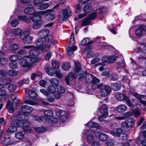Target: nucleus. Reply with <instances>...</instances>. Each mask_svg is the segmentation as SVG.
Wrapping results in <instances>:
<instances>
[{"label":"nucleus","mask_w":146,"mask_h":146,"mask_svg":"<svg viewBox=\"0 0 146 146\" xmlns=\"http://www.w3.org/2000/svg\"><path fill=\"white\" fill-rule=\"evenodd\" d=\"M52 37L49 36L46 39L44 38H39L36 42V46H33L29 51V54L30 56H35L40 54V50L43 52H46L50 50L51 46L49 40H52Z\"/></svg>","instance_id":"nucleus-1"},{"label":"nucleus","mask_w":146,"mask_h":146,"mask_svg":"<svg viewBox=\"0 0 146 146\" xmlns=\"http://www.w3.org/2000/svg\"><path fill=\"white\" fill-rule=\"evenodd\" d=\"M24 117V115L21 114L12 116L11 118V126L7 129V132L14 133L17 130V127H22L23 129L25 131L30 130V122L27 120L22 119V117Z\"/></svg>","instance_id":"nucleus-2"},{"label":"nucleus","mask_w":146,"mask_h":146,"mask_svg":"<svg viewBox=\"0 0 146 146\" xmlns=\"http://www.w3.org/2000/svg\"><path fill=\"white\" fill-rule=\"evenodd\" d=\"M72 15V13L69 7L62 10V15H58V20L60 23H62L65 20H66L67 18Z\"/></svg>","instance_id":"nucleus-3"},{"label":"nucleus","mask_w":146,"mask_h":146,"mask_svg":"<svg viewBox=\"0 0 146 146\" xmlns=\"http://www.w3.org/2000/svg\"><path fill=\"white\" fill-rule=\"evenodd\" d=\"M135 51L141 54L140 56H138L139 58L144 59V52L146 51V44L145 43H139L138 44L137 48L134 50Z\"/></svg>","instance_id":"nucleus-4"},{"label":"nucleus","mask_w":146,"mask_h":146,"mask_svg":"<svg viewBox=\"0 0 146 146\" xmlns=\"http://www.w3.org/2000/svg\"><path fill=\"white\" fill-rule=\"evenodd\" d=\"M49 33V30L48 29H42L40 31L39 33V34L42 37L41 38H44L46 39V38L49 36H51L52 37V40H49L50 41V45L51 46L50 44H54L55 40L53 38V36L50 35H48Z\"/></svg>","instance_id":"nucleus-5"},{"label":"nucleus","mask_w":146,"mask_h":146,"mask_svg":"<svg viewBox=\"0 0 146 146\" xmlns=\"http://www.w3.org/2000/svg\"><path fill=\"white\" fill-rule=\"evenodd\" d=\"M116 59V57L115 56H104L102 59V63H98L96 64L95 65L96 66H104L105 64L104 63L105 62H107L108 63H112Z\"/></svg>","instance_id":"nucleus-6"},{"label":"nucleus","mask_w":146,"mask_h":146,"mask_svg":"<svg viewBox=\"0 0 146 146\" xmlns=\"http://www.w3.org/2000/svg\"><path fill=\"white\" fill-rule=\"evenodd\" d=\"M134 122V120L133 119L129 118L125 120V121L122 122L121 123V126L123 128L128 129L132 127Z\"/></svg>","instance_id":"nucleus-7"},{"label":"nucleus","mask_w":146,"mask_h":146,"mask_svg":"<svg viewBox=\"0 0 146 146\" xmlns=\"http://www.w3.org/2000/svg\"><path fill=\"white\" fill-rule=\"evenodd\" d=\"M20 38L26 44L31 43L32 42L33 37L27 34L22 33L20 36Z\"/></svg>","instance_id":"nucleus-8"},{"label":"nucleus","mask_w":146,"mask_h":146,"mask_svg":"<svg viewBox=\"0 0 146 146\" xmlns=\"http://www.w3.org/2000/svg\"><path fill=\"white\" fill-rule=\"evenodd\" d=\"M96 13H92L84 20L82 25L85 26L89 24L90 22V20L94 19L96 18Z\"/></svg>","instance_id":"nucleus-9"},{"label":"nucleus","mask_w":146,"mask_h":146,"mask_svg":"<svg viewBox=\"0 0 146 146\" xmlns=\"http://www.w3.org/2000/svg\"><path fill=\"white\" fill-rule=\"evenodd\" d=\"M17 106V103L16 102H13L11 103L10 101H8L7 103L6 108L11 113L14 111V108L16 107Z\"/></svg>","instance_id":"nucleus-10"},{"label":"nucleus","mask_w":146,"mask_h":146,"mask_svg":"<svg viewBox=\"0 0 146 146\" xmlns=\"http://www.w3.org/2000/svg\"><path fill=\"white\" fill-rule=\"evenodd\" d=\"M93 134L94 131L92 130H89L86 132V139L88 143H90L94 140Z\"/></svg>","instance_id":"nucleus-11"},{"label":"nucleus","mask_w":146,"mask_h":146,"mask_svg":"<svg viewBox=\"0 0 146 146\" xmlns=\"http://www.w3.org/2000/svg\"><path fill=\"white\" fill-rule=\"evenodd\" d=\"M3 136V137H1V139L3 142V144L6 145L10 144V140L9 135H4Z\"/></svg>","instance_id":"nucleus-12"},{"label":"nucleus","mask_w":146,"mask_h":146,"mask_svg":"<svg viewBox=\"0 0 146 146\" xmlns=\"http://www.w3.org/2000/svg\"><path fill=\"white\" fill-rule=\"evenodd\" d=\"M77 49L76 46H74L72 47H69L67 48L66 50L68 55L72 57H73L74 55V52Z\"/></svg>","instance_id":"nucleus-13"},{"label":"nucleus","mask_w":146,"mask_h":146,"mask_svg":"<svg viewBox=\"0 0 146 146\" xmlns=\"http://www.w3.org/2000/svg\"><path fill=\"white\" fill-rule=\"evenodd\" d=\"M22 112L24 113H29L33 110L32 108L29 106H24L21 108Z\"/></svg>","instance_id":"nucleus-14"},{"label":"nucleus","mask_w":146,"mask_h":146,"mask_svg":"<svg viewBox=\"0 0 146 146\" xmlns=\"http://www.w3.org/2000/svg\"><path fill=\"white\" fill-rule=\"evenodd\" d=\"M107 107L106 104H104L100 109V112L101 114H104V117H106L108 115V113L107 111Z\"/></svg>","instance_id":"nucleus-15"},{"label":"nucleus","mask_w":146,"mask_h":146,"mask_svg":"<svg viewBox=\"0 0 146 146\" xmlns=\"http://www.w3.org/2000/svg\"><path fill=\"white\" fill-rule=\"evenodd\" d=\"M111 91L110 87L109 86H107V87L104 89L102 90L100 92L101 95L103 96H106L108 93Z\"/></svg>","instance_id":"nucleus-16"},{"label":"nucleus","mask_w":146,"mask_h":146,"mask_svg":"<svg viewBox=\"0 0 146 146\" xmlns=\"http://www.w3.org/2000/svg\"><path fill=\"white\" fill-rule=\"evenodd\" d=\"M22 58L20 60V64L21 66L23 67H29L30 66L29 63L28 62L29 60H27L25 58Z\"/></svg>","instance_id":"nucleus-17"},{"label":"nucleus","mask_w":146,"mask_h":146,"mask_svg":"<svg viewBox=\"0 0 146 146\" xmlns=\"http://www.w3.org/2000/svg\"><path fill=\"white\" fill-rule=\"evenodd\" d=\"M29 19L30 22L31 19L33 22L38 23L41 20L42 18L40 15L36 14L35 15L29 18Z\"/></svg>","instance_id":"nucleus-18"},{"label":"nucleus","mask_w":146,"mask_h":146,"mask_svg":"<svg viewBox=\"0 0 146 146\" xmlns=\"http://www.w3.org/2000/svg\"><path fill=\"white\" fill-rule=\"evenodd\" d=\"M127 107L125 105H120L117 107L116 110L119 112H123L126 110Z\"/></svg>","instance_id":"nucleus-19"},{"label":"nucleus","mask_w":146,"mask_h":146,"mask_svg":"<svg viewBox=\"0 0 146 146\" xmlns=\"http://www.w3.org/2000/svg\"><path fill=\"white\" fill-rule=\"evenodd\" d=\"M49 82L50 83L52 86L55 87H57L59 84V81L56 78H52L50 79Z\"/></svg>","instance_id":"nucleus-20"},{"label":"nucleus","mask_w":146,"mask_h":146,"mask_svg":"<svg viewBox=\"0 0 146 146\" xmlns=\"http://www.w3.org/2000/svg\"><path fill=\"white\" fill-rule=\"evenodd\" d=\"M25 13L28 14H33L35 12V10L32 7H27L24 9Z\"/></svg>","instance_id":"nucleus-21"},{"label":"nucleus","mask_w":146,"mask_h":146,"mask_svg":"<svg viewBox=\"0 0 146 146\" xmlns=\"http://www.w3.org/2000/svg\"><path fill=\"white\" fill-rule=\"evenodd\" d=\"M17 18L20 21H24L27 23L30 22V19H29V18H27L25 16L19 15L17 17Z\"/></svg>","instance_id":"nucleus-22"},{"label":"nucleus","mask_w":146,"mask_h":146,"mask_svg":"<svg viewBox=\"0 0 146 146\" xmlns=\"http://www.w3.org/2000/svg\"><path fill=\"white\" fill-rule=\"evenodd\" d=\"M92 7L88 3L84 6L83 11L86 13H88L92 11Z\"/></svg>","instance_id":"nucleus-23"},{"label":"nucleus","mask_w":146,"mask_h":146,"mask_svg":"<svg viewBox=\"0 0 146 146\" xmlns=\"http://www.w3.org/2000/svg\"><path fill=\"white\" fill-rule=\"evenodd\" d=\"M74 78V75L73 73H70L65 78V81L66 84L69 85V82L71 80Z\"/></svg>","instance_id":"nucleus-24"},{"label":"nucleus","mask_w":146,"mask_h":146,"mask_svg":"<svg viewBox=\"0 0 146 146\" xmlns=\"http://www.w3.org/2000/svg\"><path fill=\"white\" fill-rule=\"evenodd\" d=\"M124 96V94L119 92H117L115 94L116 98L119 101H121L123 100Z\"/></svg>","instance_id":"nucleus-25"},{"label":"nucleus","mask_w":146,"mask_h":146,"mask_svg":"<svg viewBox=\"0 0 146 146\" xmlns=\"http://www.w3.org/2000/svg\"><path fill=\"white\" fill-rule=\"evenodd\" d=\"M25 133L24 132H17L15 133V136L17 138L22 139L24 138Z\"/></svg>","instance_id":"nucleus-26"},{"label":"nucleus","mask_w":146,"mask_h":146,"mask_svg":"<svg viewBox=\"0 0 146 146\" xmlns=\"http://www.w3.org/2000/svg\"><path fill=\"white\" fill-rule=\"evenodd\" d=\"M46 72L48 74L52 76L55 74V71L54 69L51 67L47 68L46 69Z\"/></svg>","instance_id":"nucleus-27"},{"label":"nucleus","mask_w":146,"mask_h":146,"mask_svg":"<svg viewBox=\"0 0 146 146\" xmlns=\"http://www.w3.org/2000/svg\"><path fill=\"white\" fill-rule=\"evenodd\" d=\"M107 135L103 133H100L99 135V139L102 141H105L107 140Z\"/></svg>","instance_id":"nucleus-28"},{"label":"nucleus","mask_w":146,"mask_h":146,"mask_svg":"<svg viewBox=\"0 0 146 146\" xmlns=\"http://www.w3.org/2000/svg\"><path fill=\"white\" fill-rule=\"evenodd\" d=\"M55 17V15L51 13H48L45 16V18L48 20H52Z\"/></svg>","instance_id":"nucleus-29"},{"label":"nucleus","mask_w":146,"mask_h":146,"mask_svg":"<svg viewBox=\"0 0 146 146\" xmlns=\"http://www.w3.org/2000/svg\"><path fill=\"white\" fill-rule=\"evenodd\" d=\"M88 127H98L99 125L95 122L90 121L87 123Z\"/></svg>","instance_id":"nucleus-30"},{"label":"nucleus","mask_w":146,"mask_h":146,"mask_svg":"<svg viewBox=\"0 0 146 146\" xmlns=\"http://www.w3.org/2000/svg\"><path fill=\"white\" fill-rule=\"evenodd\" d=\"M55 87L52 85L49 86L47 88L48 91L51 94H54L56 91Z\"/></svg>","instance_id":"nucleus-31"},{"label":"nucleus","mask_w":146,"mask_h":146,"mask_svg":"<svg viewBox=\"0 0 146 146\" xmlns=\"http://www.w3.org/2000/svg\"><path fill=\"white\" fill-rule=\"evenodd\" d=\"M13 34L16 35H20L23 33L21 29L19 28H17L15 29L13 31Z\"/></svg>","instance_id":"nucleus-32"},{"label":"nucleus","mask_w":146,"mask_h":146,"mask_svg":"<svg viewBox=\"0 0 146 146\" xmlns=\"http://www.w3.org/2000/svg\"><path fill=\"white\" fill-rule=\"evenodd\" d=\"M62 67L64 70H68L70 67V64L68 62H65L62 65Z\"/></svg>","instance_id":"nucleus-33"},{"label":"nucleus","mask_w":146,"mask_h":146,"mask_svg":"<svg viewBox=\"0 0 146 146\" xmlns=\"http://www.w3.org/2000/svg\"><path fill=\"white\" fill-rule=\"evenodd\" d=\"M92 43V42H89V39L88 38H86L81 41L80 44L83 46H86L88 44H91Z\"/></svg>","instance_id":"nucleus-34"},{"label":"nucleus","mask_w":146,"mask_h":146,"mask_svg":"<svg viewBox=\"0 0 146 146\" xmlns=\"http://www.w3.org/2000/svg\"><path fill=\"white\" fill-rule=\"evenodd\" d=\"M42 25V23H36L33 25L32 27L33 29L36 30L40 29Z\"/></svg>","instance_id":"nucleus-35"},{"label":"nucleus","mask_w":146,"mask_h":146,"mask_svg":"<svg viewBox=\"0 0 146 146\" xmlns=\"http://www.w3.org/2000/svg\"><path fill=\"white\" fill-rule=\"evenodd\" d=\"M17 87V85L13 84H11L8 87V90L10 92H13L15 90Z\"/></svg>","instance_id":"nucleus-36"},{"label":"nucleus","mask_w":146,"mask_h":146,"mask_svg":"<svg viewBox=\"0 0 146 146\" xmlns=\"http://www.w3.org/2000/svg\"><path fill=\"white\" fill-rule=\"evenodd\" d=\"M92 79V76L89 74H86L85 75V80L86 82H91Z\"/></svg>","instance_id":"nucleus-37"},{"label":"nucleus","mask_w":146,"mask_h":146,"mask_svg":"<svg viewBox=\"0 0 146 146\" xmlns=\"http://www.w3.org/2000/svg\"><path fill=\"white\" fill-rule=\"evenodd\" d=\"M28 94L30 97L32 98H35L37 97L36 93L32 90H29Z\"/></svg>","instance_id":"nucleus-38"},{"label":"nucleus","mask_w":146,"mask_h":146,"mask_svg":"<svg viewBox=\"0 0 146 146\" xmlns=\"http://www.w3.org/2000/svg\"><path fill=\"white\" fill-rule=\"evenodd\" d=\"M29 83V80L28 78L24 79L23 80L19 82V86L21 87L24 84H28Z\"/></svg>","instance_id":"nucleus-39"},{"label":"nucleus","mask_w":146,"mask_h":146,"mask_svg":"<svg viewBox=\"0 0 146 146\" xmlns=\"http://www.w3.org/2000/svg\"><path fill=\"white\" fill-rule=\"evenodd\" d=\"M125 131L121 128H118L116 129V132L119 135V137L121 134H124L125 132Z\"/></svg>","instance_id":"nucleus-40"},{"label":"nucleus","mask_w":146,"mask_h":146,"mask_svg":"<svg viewBox=\"0 0 146 146\" xmlns=\"http://www.w3.org/2000/svg\"><path fill=\"white\" fill-rule=\"evenodd\" d=\"M27 57H28L29 61H30L32 63H35L38 61V58L36 56L31 57L30 56H28Z\"/></svg>","instance_id":"nucleus-41"},{"label":"nucleus","mask_w":146,"mask_h":146,"mask_svg":"<svg viewBox=\"0 0 146 146\" xmlns=\"http://www.w3.org/2000/svg\"><path fill=\"white\" fill-rule=\"evenodd\" d=\"M53 67L55 69H58L59 67V63L58 61H54L52 62Z\"/></svg>","instance_id":"nucleus-42"},{"label":"nucleus","mask_w":146,"mask_h":146,"mask_svg":"<svg viewBox=\"0 0 146 146\" xmlns=\"http://www.w3.org/2000/svg\"><path fill=\"white\" fill-rule=\"evenodd\" d=\"M142 32V29L141 28H138L136 29L135 33L137 36H139L141 35Z\"/></svg>","instance_id":"nucleus-43"},{"label":"nucleus","mask_w":146,"mask_h":146,"mask_svg":"<svg viewBox=\"0 0 146 146\" xmlns=\"http://www.w3.org/2000/svg\"><path fill=\"white\" fill-rule=\"evenodd\" d=\"M9 60L11 61L15 62L18 60V57L16 55H12L9 57Z\"/></svg>","instance_id":"nucleus-44"},{"label":"nucleus","mask_w":146,"mask_h":146,"mask_svg":"<svg viewBox=\"0 0 146 146\" xmlns=\"http://www.w3.org/2000/svg\"><path fill=\"white\" fill-rule=\"evenodd\" d=\"M44 114L46 116L51 117L53 115V112L50 110H48L44 111Z\"/></svg>","instance_id":"nucleus-45"},{"label":"nucleus","mask_w":146,"mask_h":146,"mask_svg":"<svg viewBox=\"0 0 146 146\" xmlns=\"http://www.w3.org/2000/svg\"><path fill=\"white\" fill-rule=\"evenodd\" d=\"M8 74L10 76L14 77L17 75V71L14 70H10L8 71Z\"/></svg>","instance_id":"nucleus-46"},{"label":"nucleus","mask_w":146,"mask_h":146,"mask_svg":"<svg viewBox=\"0 0 146 146\" xmlns=\"http://www.w3.org/2000/svg\"><path fill=\"white\" fill-rule=\"evenodd\" d=\"M19 48L18 45L16 44L11 45L9 47V49L12 51L17 50Z\"/></svg>","instance_id":"nucleus-47"},{"label":"nucleus","mask_w":146,"mask_h":146,"mask_svg":"<svg viewBox=\"0 0 146 146\" xmlns=\"http://www.w3.org/2000/svg\"><path fill=\"white\" fill-rule=\"evenodd\" d=\"M8 59L7 58H1L0 59V64L2 65H5L8 63Z\"/></svg>","instance_id":"nucleus-48"},{"label":"nucleus","mask_w":146,"mask_h":146,"mask_svg":"<svg viewBox=\"0 0 146 146\" xmlns=\"http://www.w3.org/2000/svg\"><path fill=\"white\" fill-rule=\"evenodd\" d=\"M124 100H125L126 103V104L129 106L131 107L132 106V104L131 102L130 101L129 98L127 96H125Z\"/></svg>","instance_id":"nucleus-49"},{"label":"nucleus","mask_w":146,"mask_h":146,"mask_svg":"<svg viewBox=\"0 0 146 146\" xmlns=\"http://www.w3.org/2000/svg\"><path fill=\"white\" fill-rule=\"evenodd\" d=\"M113 89L115 91H117L119 90L120 88V85L117 83H114L112 86Z\"/></svg>","instance_id":"nucleus-50"},{"label":"nucleus","mask_w":146,"mask_h":146,"mask_svg":"<svg viewBox=\"0 0 146 146\" xmlns=\"http://www.w3.org/2000/svg\"><path fill=\"white\" fill-rule=\"evenodd\" d=\"M136 97L139 99L140 100V102L141 103L144 105H146V101H145L142 100V98H143V96L139 94H137L136 95Z\"/></svg>","instance_id":"nucleus-51"},{"label":"nucleus","mask_w":146,"mask_h":146,"mask_svg":"<svg viewBox=\"0 0 146 146\" xmlns=\"http://www.w3.org/2000/svg\"><path fill=\"white\" fill-rule=\"evenodd\" d=\"M106 144L108 146H114V142L112 139L108 140L106 142Z\"/></svg>","instance_id":"nucleus-52"},{"label":"nucleus","mask_w":146,"mask_h":146,"mask_svg":"<svg viewBox=\"0 0 146 146\" xmlns=\"http://www.w3.org/2000/svg\"><path fill=\"white\" fill-rule=\"evenodd\" d=\"M106 85L103 84H100L98 85L97 86V88L100 90V92L102 91V90L104 89L107 87Z\"/></svg>","instance_id":"nucleus-53"},{"label":"nucleus","mask_w":146,"mask_h":146,"mask_svg":"<svg viewBox=\"0 0 146 146\" xmlns=\"http://www.w3.org/2000/svg\"><path fill=\"white\" fill-rule=\"evenodd\" d=\"M75 71L76 72H78L81 70V65L80 63L76 62L75 63Z\"/></svg>","instance_id":"nucleus-54"},{"label":"nucleus","mask_w":146,"mask_h":146,"mask_svg":"<svg viewBox=\"0 0 146 146\" xmlns=\"http://www.w3.org/2000/svg\"><path fill=\"white\" fill-rule=\"evenodd\" d=\"M42 0H35L34 1L33 4L36 6L38 7L40 6L42 4Z\"/></svg>","instance_id":"nucleus-55"},{"label":"nucleus","mask_w":146,"mask_h":146,"mask_svg":"<svg viewBox=\"0 0 146 146\" xmlns=\"http://www.w3.org/2000/svg\"><path fill=\"white\" fill-rule=\"evenodd\" d=\"M19 23L18 20L16 19L13 20L11 22V25L13 27L17 26Z\"/></svg>","instance_id":"nucleus-56"},{"label":"nucleus","mask_w":146,"mask_h":146,"mask_svg":"<svg viewBox=\"0 0 146 146\" xmlns=\"http://www.w3.org/2000/svg\"><path fill=\"white\" fill-rule=\"evenodd\" d=\"M41 120L44 123H47L49 122V119L48 117L44 116L41 117Z\"/></svg>","instance_id":"nucleus-57"},{"label":"nucleus","mask_w":146,"mask_h":146,"mask_svg":"<svg viewBox=\"0 0 146 146\" xmlns=\"http://www.w3.org/2000/svg\"><path fill=\"white\" fill-rule=\"evenodd\" d=\"M49 6V5L47 3H45L43 5H41L39 8L40 10H43L47 9Z\"/></svg>","instance_id":"nucleus-58"},{"label":"nucleus","mask_w":146,"mask_h":146,"mask_svg":"<svg viewBox=\"0 0 146 146\" xmlns=\"http://www.w3.org/2000/svg\"><path fill=\"white\" fill-rule=\"evenodd\" d=\"M18 66L17 63L16 62H12L10 63L9 66L11 69L16 68Z\"/></svg>","instance_id":"nucleus-59"},{"label":"nucleus","mask_w":146,"mask_h":146,"mask_svg":"<svg viewBox=\"0 0 146 146\" xmlns=\"http://www.w3.org/2000/svg\"><path fill=\"white\" fill-rule=\"evenodd\" d=\"M86 72V71L83 72L82 73L80 74L78 76V79L82 80L83 79L85 76Z\"/></svg>","instance_id":"nucleus-60"},{"label":"nucleus","mask_w":146,"mask_h":146,"mask_svg":"<svg viewBox=\"0 0 146 146\" xmlns=\"http://www.w3.org/2000/svg\"><path fill=\"white\" fill-rule=\"evenodd\" d=\"M27 53L28 51L24 49L20 50L17 52L18 54L21 55H25L27 54Z\"/></svg>","instance_id":"nucleus-61"},{"label":"nucleus","mask_w":146,"mask_h":146,"mask_svg":"<svg viewBox=\"0 0 146 146\" xmlns=\"http://www.w3.org/2000/svg\"><path fill=\"white\" fill-rule=\"evenodd\" d=\"M52 55V53L51 52H48L45 55V59L46 60H49L51 58Z\"/></svg>","instance_id":"nucleus-62"},{"label":"nucleus","mask_w":146,"mask_h":146,"mask_svg":"<svg viewBox=\"0 0 146 146\" xmlns=\"http://www.w3.org/2000/svg\"><path fill=\"white\" fill-rule=\"evenodd\" d=\"M65 89L62 86H60L58 88V92L62 94L64 93L65 92Z\"/></svg>","instance_id":"nucleus-63"},{"label":"nucleus","mask_w":146,"mask_h":146,"mask_svg":"<svg viewBox=\"0 0 146 146\" xmlns=\"http://www.w3.org/2000/svg\"><path fill=\"white\" fill-rule=\"evenodd\" d=\"M92 81V87L95 85V84L99 83L100 82L99 79L96 77L93 78Z\"/></svg>","instance_id":"nucleus-64"}]
</instances>
